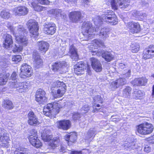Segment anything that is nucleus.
<instances>
[{"label":"nucleus","mask_w":154,"mask_h":154,"mask_svg":"<svg viewBox=\"0 0 154 154\" xmlns=\"http://www.w3.org/2000/svg\"><path fill=\"white\" fill-rule=\"evenodd\" d=\"M7 26L13 32L17 42L22 45L26 46L28 43V41L25 35L27 31L23 26L20 25L17 27H14L10 23H8Z\"/></svg>","instance_id":"1"},{"label":"nucleus","mask_w":154,"mask_h":154,"mask_svg":"<svg viewBox=\"0 0 154 154\" xmlns=\"http://www.w3.org/2000/svg\"><path fill=\"white\" fill-rule=\"evenodd\" d=\"M93 45L91 46L90 48H92L91 52L93 55L96 54L97 56H102V57L107 62H110L114 58V56L110 52L103 50L98 51L96 50L98 47H104V44L100 40L95 39L92 42Z\"/></svg>","instance_id":"2"},{"label":"nucleus","mask_w":154,"mask_h":154,"mask_svg":"<svg viewBox=\"0 0 154 154\" xmlns=\"http://www.w3.org/2000/svg\"><path fill=\"white\" fill-rule=\"evenodd\" d=\"M93 21L97 27L101 25L103 21L112 25H116L118 22L117 17L111 10H108L105 12L104 14L101 15V17L99 16H97L94 19Z\"/></svg>","instance_id":"3"},{"label":"nucleus","mask_w":154,"mask_h":154,"mask_svg":"<svg viewBox=\"0 0 154 154\" xmlns=\"http://www.w3.org/2000/svg\"><path fill=\"white\" fill-rule=\"evenodd\" d=\"M59 106L60 104L57 102L49 103L44 107L43 113L46 116H49L51 115H56L60 111Z\"/></svg>","instance_id":"4"},{"label":"nucleus","mask_w":154,"mask_h":154,"mask_svg":"<svg viewBox=\"0 0 154 154\" xmlns=\"http://www.w3.org/2000/svg\"><path fill=\"white\" fill-rule=\"evenodd\" d=\"M82 28L83 35L88 38L87 40L94 37V28L91 22L89 21L84 22L82 24Z\"/></svg>","instance_id":"5"},{"label":"nucleus","mask_w":154,"mask_h":154,"mask_svg":"<svg viewBox=\"0 0 154 154\" xmlns=\"http://www.w3.org/2000/svg\"><path fill=\"white\" fill-rule=\"evenodd\" d=\"M153 129V126L151 124L146 122L138 126L137 131L142 135H145L151 134Z\"/></svg>","instance_id":"6"},{"label":"nucleus","mask_w":154,"mask_h":154,"mask_svg":"<svg viewBox=\"0 0 154 154\" xmlns=\"http://www.w3.org/2000/svg\"><path fill=\"white\" fill-rule=\"evenodd\" d=\"M57 87L61 88L53 92L54 97L55 98H59L62 97L65 94L66 90V86L63 82L57 81L55 83Z\"/></svg>","instance_id":"7"},{"label":"nucleus","mask_w":154,"mask_h":154,"mask_svg":"<svg viewBox=\"0 0 154 154\" xmlns=\"http://www.w3.org/2000/svg\"><path fill=\"white\" fill-rule=\"evenodd\" d=\"M27 26L30 33L31 34V36L34 35V37H35L38 35V27L37 22L33 20H29L27 22Z\"/></svg>","instance_id":"8"},{"label":"nucleus","mask_w":154,"mask_h":154,"mask_svg":"<svg viewBox=\"0 0 154 154\" xmlns=\"http://www.w3.org/2000/svg\"><path fill=\"white\" fill-rule=\"evenodd\" d=\"M129 0H112L111 4L113 9L117 10L118 6L122 9L126 8L129 5Z\"/></svg>","instance_id":"9"},{"label":"nucleus","mask_w":154,"mask_h":154,"mask_svg":"<svg viewBox=\"0 0 154 154\" xmlns=\"http://www.w3.org/2000/svg\"><path fill=\"white\" fill-rule=\"evenodd\" d=\"M126 79L124 78H120L115 81L109 83V88L113 90L122 87L126 84Z\"/></svg>","instance_id":"10"},{"label":"nucleus","mask_w":154,"mask_h":154,"mask_svg":"<svg viewBox=\"0 0 154 154\" xmlns=\"http://www.w3.org/2000/svg\"><path fill=\"white\" fill-rule=\"evenodd\" d=\"M45 94V93L43 90L41 88L38 89L35 94L36 100L39 104H44L48 100Z\"/></svg>","instance_id":"11"},{"label":"nucleus","mask_w":154,"mask_h":154,"mask_svg":"<svg viewBox=\"0 0 154 154\" xmlns=\"http://www.w3.org/2000/svg\"><path fill=\"white\" fill-rule=\"evenodd\" d=\"M27 117L28 123L30 125L35 126L40 124L38 117L33 112H29L28 114Z\"/></svg>","instance_id":"12"},{"label":"nucleus","mask_w":154,"mask_h":154,"mask_svg":"<svg viewBox=\"0 0 154 154\" xmlns=\"http://www.w3.org/2000/svg\"><path fill=\"white\" fill-rule=\"evenodd\" d=\"M32 131L34 134L29 136V142L33 146L36 148H39L42 146V144L36 136V131L35 130H32Z\"/></svg>","instance_id":"13"},{"label":"nucleus","mask_w":154,"mask_h":154,"mask_svg":"<svg viewBox=\"0 0 154 154\" xmlns=\"http://www.w3.org/2000/svg\"><path fill=\"white\" fill-rule=\"evenodd\" d=\"M28 12V9L24 6H18L13 9V14L17 16H20L26 15Z\"/></svg>","instance_id":"14"},{"label":"nucleus","mask_w":154,"mask_h":154,"mask_svg":"<svg viewBox=\"0 0 154 154\" xmlns=\"http://www.w3.org/2000/svg\"><path fill=\"white\" fill-rule=\"evenodd\" d=\"M127 26L130 29V32L132 33H138L140 30V25L138 23L129 22L127 23Z\"/></svg>","instance_id":"15"},{"label":"nucleus","mask_w":154,"mask_h":154,"mask_svg":"<svg viewBox=\"0 0 154 154\" xmlns=\"http://www.w3.org/2000/svg\"><path fill=\"white\" fill-rule=\"evenodd\" d=\"M71 126V122L69 120H62L58 121L57 122V127L60 129L66 130Z\"/></svg>","instance_id":"16"},{"label":"nucleus","mask_w":154,"mask_h":154,"mask_svg":"<svg viewBox=\"0 0 154 154\" xmlns=\"http://www.w3.org/2000/svg\"><path fill=\"white\" fill-rule=\"evenodd\" d=\"M68 53L73 60L76 61L78 60L79 56L77 53V49L73 45L70 46Z\"/></svg>","instance_id":"17"},{"label":"nucleus","mask_w":154,"mask_h":154,"mask_svg":"<svg viewBox=\"0 0 154 154\" xmlns=\"http://www.w3.org/2000/svg\"><path fill=\"white\" fill-rule=\"evenodd\" d=\"M56 30V25L54 23H48L45 26L44 32L48 34H53Z\"/></svg>","instance_id":"18"},{"label":"nucleus","mask_w":154,"mask_h":154,"mask_svg":"<svg viewBox=\"0 0 154 154\" xmlns=\"http://www.w3.org/2000/svg\"><path fill=\"white\" fill-rule=\"evenodd\" d=\"M69 17L73 22H76L81 18V13L79 11H74L70 13Z\"/></svg>","instance_id":"19"},{"label":"nucleus","mask_w":154,"mask_h":154,"mask_svg":"<svg viewBox=\"0 0 154 154\" xmlns=\"http://www.w3.org/2000/svg\"><path fill=\"white\" fill-rule=\"evenodd\" d=\"M39 50L42 51L43 54L45 53L47 51L49 48V44L45 41H42L38 42L37 43Z\"/></svg>","instance_id":"20"},{"label":"nucleus","mask_w":154,"mask_h":154,"mask_svg":"<svg viewBox=\"0 0 154 154\" xmlns=\"http://www.w3.org/2000/svg\"><path fill=\"white\" fill-rule=\"evenodd\" d=\"M24 83L18 82L17 81L10 82L9 84V86L11 88H18L20 89H25L27 88L26 85H24Z\"/></svg>","instance_id":"21"},{"label":"nucleus","mask_w":154,"mask_h":154,"mask_svg":"<svg viewBox=\"0 0 154 154\" xmlns=\"http://www.w3.org/2000/svg\"><path fill=\"white\" fill-rule=\"evenodd\" d=\"M143 58L145 60L149 59L154 56V47L149 48L144 52Z\"/></svg>","instance_id":"22"},{"label":"nucleus","mask_w":154,"mask_h":154,"mask_svg":"<svg viewBox=\"0 0 154 154\" xmlns=\"http://www.w3.org/2000/svg\"><path fill=\"white\" fill-rule=\"evenodd\" d=\"M31 69V68H20V77L21 78H24L25 77L31 76L33 74Z\"/></svg>","instance_id":"23"},{"label":"nucleus","mask_w":154,"mask_h":154,"mask_svg":"<svg viewBox=\"0 0 154 154\" xmlns=\"http://www.w3.org/2000/svg\"><path fill=\"white\" fill-rule=\"evenodd\" d=\"M3 37L5 39L4 47L8 49L10 47L11 45L13 43L12 36L9 34L6 33L4 35Z\"/></svg>","instance_id":"24"},{"label":"nucleus","mask_w":154,"mask_h":154,"mask_svg":"<svg viewBox=\"0 0 154 154\" xmlns=\"http://www.w3.org/2000/svg\"><path fill=\"white\" fill-rule=\"evenodd\" d=\"M32 58L34 60V64L35 66L36 67L39 66L42 63V60L40 58L39 53L37 51L33 52L32 55Z\"/></svg>","instance_id":"25"},{"label":"nucleus","mask_w":154,"mask_h":154,"mask_svg":"<svg viewBox=\"0 0 154 154\" xmlns=\"http://www.w3.org/2000/svg\"><path fill=\"white\" fill-rule=\"evenodd\" d=\"M109 29L107 27H104L101 29L99 35L100 37L103 40H105L108 37Z\"/></svg>","instance_id":"26"},{"label":"nucleus","mask_w":154,"mask_h":154,"mask_svg":"<svg viewBox=\"0 0 154 154\" xmlns=\"http://www.w3.org/2000/svg\"><path fill=\"white\" fill-rule=\"evenodd\" d=\"M41 137L42 139L45 141L48 142L51 140L52 136L50 134V132L48 130H45L42 134Z\"/></svg>","instance_id":"27"},{"label":"nucleus","mask_w":154,"mask_h":154,"mask_svg":"<svg viewBox=\"0 0 154 154\" xmlns=\"http://www.w3.org/2000/svg\"><path fill=\"white\" fill-rule=\"evenodd\" d=\"M9 75V74H6L4 71L0 73V85H4L6 84Z\"/></svg>","instance_id":"28"},{"label":"nucleus","mask_w":154,"mask_h":154,"mask_svg":"<svg viewBox=\"0 0 154 154\" xmlns=\"http://www.w3.org/2000/svg\"><path fill=\"white\" fill-rule=\"evenodd\" d=\"M132 88L129 86H126L123 89L121 95L124 97H128L131 95Z\"/></svg>","instance_id":"29"},{"label":"nucleus","mask_w":154,"mask_h":154,"mask_svg":"<svg viewBox=\"0 0 154 154\" xmlns=\"http://www.w3.org/2000/svg\"><path fill=\"white\" fill-rule=\"evenodd\" d=\"M133 91V97L134 99H140V97H141L144 95V94L141 91L138 89H134Z\"/></svg>","instance_id":"30"},{"label":"nucleus","mask_w":154,"mask_h":154,"mask_svg":"<svg viewBox=\"0 0 154 154\" xmlns=\"http://www.w3.org/2000/svg\"><path fill=\"white\" fill-rule=\"evenodd\" d=\"M124 147L125 148H127V149H129V150L131 149H134L137 148L136 142L133 141L125 143Z\"/></svg>","instance_id":"31"},{"label":"nucleus","mask_w":154,"mask_h":154,"mask_svg":"<svg viewBox=\"0 0 154 154\" xmlns=\"http://www.w3.org/2000/svg\"><path fill=\"white\" fill-rule=\"evenodd\" d=\"M77 134L75 133H72L66 136V140L67 142H74L77 139Z\"/></svg>","instance_id":"32"},{"label":"nucleus","mask_w":154,"mask_h":154,"mask_svg":"<svg viewBox=\"0 0 154 154\" xmlns=\"http://www.w3.org/2000/svg\"><path fill=\"white\" fill-rule=\"evenodd\" d=\"M49 12L53 17H55L61 16L63 15L61 10L59 9H52L50 10Z\"/></svg>","instance_id":"33"},{"label":"nucleus","mask_w":154,"mask_h":154,"mask_svg":"<svg viewBox=\"0 0 154 154\" xmlns=\"http://www.w3.org/2000/svg\"><path fill=\"white\" fill-rule=\"evenodd\" d=\"M28 4L30 6L32 7L35 11H40L42 9V7L37 5L33 0H29Z\"/></svg>","instance_id":"34"},{"label":"nucleus","mask_w":154,"mask_h":154,"mask_svg":"<svg viewBox=\"0 0 154 154\" xmlns=\"http://www.w3.org/2000/svg\"><path fill=\"white\" fill-rule=\"evenodd\" d=\"M68 65L67 63L65 61L56 62L51 65L52 67H66Z\"/></svg>","instance_id":"35"},{"label":"nucleus","mask_w":154,"mask_h":154,"mask_svg":"<svg viewBox=\"0 0 154 154\" xmlns=\"http://www.w3.org/2000/svg\"><path fill=\"white\" fill-rule=\"evenodd\" d=\"M92 67H101L100 62L97 59L92 57L90 59Z\"/></svg>","instance_id":"36"},{"label":"nucleus","mask_w":154,"mask_h":154,"mask_svg":"<svg viewBox=\"0 0 154 154\" xmlns=\"http://www.w3.org/2000/svg\"><path fill=\"white\" fill-rule=\"evenodd\" d=\"M60 140L57 137L54 138L52 142L50 143V146L53 149H55L58 145Z\"/></svg>","instance_id":"37"},{"label":"nucleus","mask_w":154,"mask_h":154,"mask_svg":"<svg viewBox=\"0 0 154 154\" xmlns=\"http://www.w3.org/2000/svg\"><path fill=\"white\" fill-rule=\"evenodd\" d=\"M2 106L8 109H12L13 107V105L12 102L7 100L4 101Z\"/></svg>","instance_id":"38"},{"label":"nucleus","mask_w":154,"mask_h":154,"mask_svg":"<svg viewBox=\"0 0 154 154\" xmlns=\"http://www.w3.org/2000/svg\"><path fill=\"white\" fill-rule=\"evenodd\" d=\"M26 151V149L22 147H20L16 148L14 153V154H28Z\"/></svg>","instance_id":"39"},{"label":"nucleus","mask_w":154,"mask_h":154,"mask_svg":"<svg viewBox=\"0 0 154 154\" xmlns=\"http://www.w3.org/2000/svg\"><path fill=\"white\" fill-rule=\"evenodd\" d=\"M140 45L137 43H133L131 45V50L133 53L137 52L139 50Z\"/></svg>","instance_id":"40"},{"label":"nucleus","mask_w":154,"mask_h":154,"mask_svg":"<svg viewBox=\"0 0 154 154\" xmlns=\"http://www.w3.org/2000/svg\"><path fill=\"white\" fill-rule=\"evenodd\" d=\"M9 140V135L6 132L3 133L0 137V140L3 142L4 143L8 142Z\"/></svg>","instance_id":"41"},{"label":"nucleus","mask_w":154,"mask_h":154,"mask_svg":"<svg viewBox=\"0 0 154 154\" xmlns=\"http://www.w3.org/2000/svg\"><path fill=\"white\" fill-rule=\"evenodd\" d=\"M97 132L96 129L95 128H91L87 133L88 138H90L94 137Z\"/></svg>","instance_id":"42"},{"label":"nucleus","mask_w":154,"mask_h":154,"mask_svg":"<svg viewBox=\"0 0 154 154\" xmlns=\"http://www.w3.org/2000/svg\"><path fill=\"white\" fill-rule=\"evenodd\" d=\"M0 16L4 19H8L10 17V14L9 11L6 10H3L1 12Z\"/></svg>","instance_id":"43"},{"label":"nucleus","mask_w":154,"mask_h":154,"mask_svg":"<svg viewBox=\"0 0 154 154\" xmlns=\"http://www.w3.org/2000/svg\"><path fill=\"white\" fill-rule=\"evenodd\" d=\"M22 59L21 56L20 55H15L13 56L12 60L14 63H16L20 61Z\"/></svg>","instance_id":"44"},{"label":"nucleus","mask_w":154,"mask_h":154,"mask_svg":"<svg viewBox=\"0 0 154 154\" xmlns=\"http://www.w3.org/2000/svg\"><path fill=\"white\" fill-rule=\"evenodd\" d=\"M23 47L21 46L17 45H15L12 47V49L14 52H19L22 51Z\"/></svg>","instance_id":"45"},{"label":"nucleus","mask_w":154,"mask_h":154,"mask_svg":"<svg viewBox=\"0 0 154 154\" xmlns=\"http://www.w3.org/2000/svg\"><path fill=\"white\" fill-rule=\"evenodd\" d=\"M93 99L94 101V103H96L97 102L99 103H102V98L100 95H97L93 97Z\"/></svg>","instance_id":"46"},{"label":"nucleus","mask_w":154,"mask_h":154,"mask_svg":"<svg viewBox=\"0 0 154 154\" xmlns=\"http://www.w3.org/2000/svg\"><path fill=\"white\" fill-rule=\"evenodd\" d=\"M81 116V114L78 112L74 113L72 116V119L73 120H79Z\"/></svg>","instance_id":"47"},{"label":"nucleus","mask_w":154,"mask_h":154,"mask_svg":"<svg viewBox=\"0 0 154 154\" xmlns=\"http://www.w3.org/2000/svg\"><path fill=\"white\" fill-rule=\"evenodd\" d=\"M140 80V78L138 79H135L134 80L132 81V84L134 85H136L138 86H141Z\"/></svg>","instance_id":"48"},{"label":"nucleus","mask_w":154,"mask_h":154,"mask_svg":"<svg viewBox=\"0 0 154 154\" xmlns=\"http://www.w3.org/2000/svg\"><path fill=\"white\" fill-rule=\"evenodd\" d=\"M66 149V146L63 145H61L59 149V151L60 154H62L65 152Z\"/></svg>","instance_id":"49"},{"label":"nucleus","mask_w":154,"mask_h":154,"mask_svg":"<svg viewBox=\"0 0 154 154\" xmlns=\"http://www.w3.org/2000/svg\"><path fill=\"white\" fill-rule=\"evenodd\" d=\"M90 106L87 105H85L83 106L82 108V111H85L84 112H83V113H86L90 109Z\"/></svg>","instance_id":"50"},{"label":"nucleus","mask_w":154,"mask_h":154,"mask_svg":"<svg viewBox=\"0 0 154 154\" xmlns=\"http://www.w3.org/2000/svg\"><path fill=\"white\" fill-rule=\"evenodd\" d=\"M140 81H140L141 86L145 85L147 82V79L145 77H142L140 78Z\"/></svg>","instance_id":"51"},{"label":"nucleus","mask_w":154,"mask_h":154,"mask_svg":"<svg viewBox=\"0 0 154 154\" xmlns=\"http://www.w3.org/2000/svg\"><path fill=\"white\" fill-rule=\"evenodd\" d=\"M85 65H85L83 62H79L75 65L74 67H83L85 66Z\"/></svg>","instance_id":"52"},{"label":"nucleus","mask_w":154,"mask_h":154,"mask_svg":"<svg viewBox=\"0 0 154 154\" xmlns=\"http://www.w3.org/2000/svg\"><path fill=\"white\" fill-rule=\"evenodd\" d=\"M146 15L145 13H143L140 12V14H138L137 16V18H140V19H143L144 17H146Z\"/></svg>","instance_id":"53"},{"label":"nucleus","mask_w":154,"mask_h":154,"mask_svg":"<svg viewBox=\"0 0 154 154\" xmlns=\"http://www.w3.org/2000/svg\"><path fill=\"white\" fill-rule=\"evenodd\" d=\"M38 2L42 5H48L49 3L48 0H37Z\"/></svg>","instance_id":"54"},{"label":"nucleus","mask_w":154,"mask_h":154,"mask_svg":"<svg viewBox=\"0 0 154 154\" xmlns=\"http://www.w3.org/2000/svg\"><path fill=\"white\" fill-rule=\"evenodd\" d=\"M80 68H74V72L78 75L81 74L80 73L82 71V69H80Z\"/></svg>","instance_id":"55"},{"label":"nucleus","mask_w":154,"mask_h":154,"mask_svg":"<svg viewBox=\"0 0 154 154\" xmlns=\"http://www.w3.org/2000/svg\"><path fill=\"white\" fill-rule=\"evenodd\" d=\"M17 75L15 72H13L11 76V79L13 80H15L17 79Z\"/></svg>","instance_id":"56"},{"label":"nucleus","mask_w":154,"mask_h":154,"mask_svg":"<svg viewBox=\"0 0 154 154\" xmlns=\"http://www.w3.org/2000/svg\"><path fill=\"white\" fill-rule=\"evenodd\" d=\"M144 151L147 153L149 152L151 150V148L148 145H146L144 148Z\"/></svg>","instance_id":"57"},{"label":"nucleus","mask_w":154,"mask_h":154,"mask_svg":"<svg viewBox=\"0 0 154 154\" xmlns=\"http://www.w3.org/2000/svg\"><path fill=\"white\" fill-rule=\"evenodd\" d=\"M132 14L133 16L137 18L138 15L140 14V12L137 11H134Z\"/></svg>","instance_id":"58"},{"label":"nucleus","mask_w":154,"mask_h":154,"mask_svg":"<svg viewBox=\"0 0 154 154\" xmlns=\"http://www.w3.org/2000/svg\"><path fill=\"white\" fill-rule=\"evenodd\" d=\"M85 123V122L84 121L80 123L79 125L82 128H84L85 127H86L87 126V125H86Z\"/></svg>","instance_id":"59"},{"label":"nucleus","mask_w":154,"mask_h":154,"mask_svg":"<svg viewBox=\"0 0 154 154\" xmlns=\"http://www.w3.org/2000/svg\"><path fill=\"white\" fill-rule=\"evenodd\" d=\"M71 154H83L81 151H73L71 152Z\"/></svg>","instance_id":"60"},{"label":"nucleus","mask_w":154,"mask_h":154,"mask_svg":"<svg viewBox=\"0 0 154 154\" xmlns=\"http://www.w3.org/2000/svg\"><path fill=\"white\" fill-rule=\"evenodd\" d=\"M66 2L68 3L71 2L73 3H75L76 2L77 0H64Z\"/></svg>","instance_id":"61"},{"label":"nucleus","mask_w":154,"mask_h":154,"mask_svg":"<svg viewBox=\"0 0 154 154\" xmlns=\"http://www.w3.org/2000/svg\"><path fill=\"white\" fill-rule=\"evenodd\" d=\"M93 69L96 72H100L102 70V68H93Z\"/></svg>","instance_id":"62"},{"label":"nucleus","mask_w":154,"mask_h":154,"mask_svg":"<svg viewBox=\"0 0 154 154\" xmlns=\"http://www.w3.org/2000/svg\"><path fill=\"white\" fill-rule=\"evenodd\" d=\"M149 138V140L150 141V142L152 143H154V135Z\"/></svg>","instance_id":"63"},{"label":"nucleus","mask_w":154,"mask_h":154,"mask_svg":"<svg viewBox=\"0 0 154 154\" xmlns=\"http://www.w3.org/2000/svg\"><path fill=\"white\" fill-rule=\"evenodd\" d=\"M83 2L88 5L89 2V0H82Z\"/></svg>","instance_id":"64"}]
</instances>
